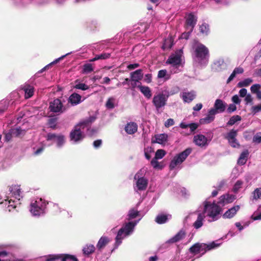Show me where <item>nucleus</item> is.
I'll use <instances>...</instances> for the list:
<instances>
[{
  "instance_id": "nucleus-1",
  "label": "nucleus",
  "mask_w": 261,
  "mask_h": 261,
  "mask_svg": "<svg viewBox=\"0 0 261 261\" xmlns=\"http://www.w3.org/2000/svg\"><path fill=\"white\" fill-rule=\"evenodd\" d=\"M203 207L202 212L200 210L197 212V218L193 223V226L195 229H199L202 227L205 217H207V221L210 222L215 221L220 218V208L214 202L211 203V201L206 200L203 202Z\"/></svg>"
},
{
  "instance_id": "nucleus-2",
  "label": "nucleus",
  "mask_w": 261,
  "mask_h": 261,
  "mask_svg": "<svg viewBox=\"0 0 261 261\" xmlns=\"http://www.w3.org/2000/svg\"><path fill=\"white\" fill-rule=\"evenodd\" d=\"M92 120H86L75 125L69 134L70 141L73 144H78L82 141L85 137V131L89 135H93L96 130L90 127Z\"/></svg>"
},
{
  "instance_id": "nucleus-3",
  "label": "nucleus",
  "mask_w": 261,
  "mask_h": 261,
  "mask_svg": "<svg viewBox=\"0 0 261 261\" xmlns=\"http://www.w3.org/2000/svg\"><path fill=\"white\" fill-rule=\"evenodd\" d=\"M22 197L20 188L18 185L10 187L7 192L2 191L0 193V199L4 200L6 205L8 204L7 208L9 212L16 208Z\"/></svg>"
},
{
  "instance_id": "nucleus-4",
  "label": "nucleus",
  "mask_w": 261,
  "mask_h": 261,
  "mask_svg": "<svg viewBox=\"0 0 261 261\" xmlns=\"http://www.w3.org/2000/svg\"><path fill=\"white\" fill-rule=\"evenodd\" d=\"M140 220V219L134 222L132 221L126 223L124 224L123 226L119 230L115 238V243L114 250L117 249L118 247V246L121 244L122 240L124 239L133 233L135 226L137 224Z\"/></svg>"
},
{
  "instance_id": "nucleus-5",
  "label": "nucleus",
  "mask_w": 261,
  "mask_h": 261,
  "mask_svg": "<svg viewBox=\"0 0 261 261\" xmlns=\"http://www.w3.org/2000/svg\"><path fill=\"white\" fill-rule=\"evenodd\" d=\"M194 60L201 65L207 64L209 58L208 48L203 44L196 42L193 45Z\"/></svg>"
},
{
  "instance_id": "nucleus-6",
  "label": "nucleus",
  "mask_w": 261,
  "mask_h": 261,
  "mask_svg": "<svg viewBox=\"0 0 261 261\" xmlns=\"http://www.w3.org/2000/svg\"><path fill=\"white\" fill-rule=\"evenodd\" d=\"M48 202L42 198H36L32 200L30 205V212L32 216L40 217L44 215L46 211Z\"/></svg>"
},
{
  "instance_id": "nucleus-7",
  "label": "nucleus",
  "mask_w": 261,
  "mask_h": 261,
  "mask_svg": "<svg viewBox=\"0 0 261 261\" xmlns=\"http://www.w3.org/2000/svg\"><path fill=\"white\" fill-rule=\"evenodd\" d=\"M183 58L182 49L177 50L169 57L167 63L171 65L172 72L177 73L181 70L184 64Z\"/></svg>"
},
{
  "instance_id": "nucleus-8",
  "label": "nucleus",
  "mask_w": 261,
  "mask_h": 261,
  "mask_svg": "<svg viewBox=\"0 0 261 261\" xmlns=\"http://www.w3.org/2000/svg\"><path fill=\"white\" fill-rule=\"evenodd\" d=\"M219 241V240L213 241L208 244L199 243H195L190 248L189 251L193 254H197L201 252L203 254L207 251H209L219 247L222 243H218Z\"/></svg>"
},
{
  "instance_id": "nucleus-9",
  "label": "nucleus",
  "mask_w": 261,
  "mask_h": 261,
  "mask_svg": "<svg viewBox=\"0 0 261 261\" xmlns=\"http://www.w3.org/2000/svg\"><path fill=\"white\" fill-rule=\"evenodd\" d=\"M37 75H34L29 81L21 86V89L24 93L25 99L31 98L35 92L34 86L40 82L39 80H36Z\"/></svg>"
},
{
  "instance_id": "nucleus-10",
  "label": "nucleus",
  "mask_w": 261,
  "mask_h": 261,
  "mask_svg": "<svg viewBox=\"0 0 261 261\" xmlns=\"http://www.w3.org/2000/svg\"><path fill=\"white\" fill-rule=\"evenodd\" d=\"M134 179L136 180V186L134 187L135 191L145 190L148 185V180L144 177V171L141 169L135 175Z\"/></svg>"
},
{
  "instance_id": "nucleus-11",
  "label": "nucleus",
  "mask_w": 261,
  "mask_h": 261,
  "mask_svg": "<svg viewBox=\"0 0 261 261\" xmlns=\"http://www.w3.org/2000/svg\"><path fill=\"white\" fill-rule=\"evenodd\" d=\"M20 97V95L18 91H14L11 93L9 98L0 101V115H1L11 105H13L18 101Z\"/></svg>"
},
{
  "instance_id": "nucleus-12",
  "label": "nucleus",
  "mask_w": 261,
  "mask_h": 261,
  "mask_svg": "<svg viewBox=\"0 0 261 261\" xmlns=\"http://www.w3.org/2000/svg\"><path fill=\"white\" fill-rule=\"evenodd\" d=\"M191 151L192 149L188 148L182 152L175 155L170 163V169L173 170L178 166L180 165L190 155Z\"/></svg>"
},
{
  "instance_id": "nucleus-13",
  "label": "nucleus",
  "mask_w": 261,
  "mask_h": 261,
  "mask_svg": "<svg viewBox=\"0 0 261 261\" xmlns=\"http://www.w3.org/2000/svg\"><path fill=\"white\" fill-rule=\"evenodd\" d=\"M50 112L60 115L64 113L67 110V108L64 106L62 100L59 98L55 99L49 103L48 108Z\"/></svg>"
},
{
  "instance_id": "nucleus-14",
  "label": "nucleus",
  "mask_w": 261,
  "mask_h": 261,
  "mask_svg": "<svg viewBox=\"0 0 261 261\" xmlns=\"http://www.w3.org/2000/svg\"><path fill=\"white\" fill-rule=\"evenodd\" d=\"M47 141H54L58 148H62L66 143V137L62 134L48 133L46 136Z\"/></svg>"
},
{
  "instance_id": "nucleus-15",
  "label": "nucleus",
  "mask_w": 261,
  "mask_h": 261,
  "mask_svg": "<svg viewBox=\"0 0 261 261\" xmlns=\"http://www.w3.org/2000/svg\"><path fill=\"white\" fill-rule=\"evenodd\" d=\"M168 95L163 91L155 95L152 99V103L155 109L159 110L160 109L164 107L168 100Z\"/></svg>"
},
{
  "instance_id": "nucleus-16",
  "label": "nucleus",
  "mask_w": 261,
  "mask_h": 261,
  "mask_svg": "<svg viewBox=\"0 0 261 261\" xmlns=\"http://www.w3.org/2000/svg\"><path fill=\"white\" fill-rule=\"evenodd\" d=\"M238 134V130L233 129H231L225 136L230 145L234 148H239L240 144L236 139Z\"/></svg>"
},
{
  "instance_id": "nucleus-17",
  "label": "nucleus",
  "mask_w": 261,
  "mask_h": 261,
  "mask_svg": "<svg viewBox=\"0 0 261 261\" xmlns=\"http://www.w3.org/2000/svg\"><path fill=\"white\" fill-rule=\"evenodd\" d=\"M210 140L202 134L195 135L193 137V142L196 145L201 148H205L207 146Z\"/></svg>"
},
{
  "instance_id": "nucleus-18",
  "label": "nucleus",
  "mask_w": 261,
  "mask_h": 261,
  "mask_svg": "<svg viewBox=\"0 0 261 261\" xmlns=\"http://www.w3.org/2000/svg\"><path fill=\"white\" fill-rule=\"evenodd\" d=\"M236 198V197L234 195L226 194H224L222 196H221L219 199V201L218 202V204L219 205L216 204L214 201V202L220 208L221 206H224L226 204L232 202ZM213 203V202H212ZM221 210V208H220Z\"/></svg>"
},
{
  "instance_id": "nucleus-19",
  "label": "nucleus",
  "mask_w": 261,
  "mask_h": 261,
  "mask_svg": "<svg viewBox=\"0 0 261 261\" xmlns=\"http://www.w3.org/2000/svg\"><path fill=\"white\" fill-rule=\"evenodd\" d=\"M196 92L194 91H183L180 93V97L186 103L191 102L196 97Z\"/></svg>"
},
{
  "instance_id": "nucleus-20",
  "label": "nucleus",
  "mask_w": 261,
  "mask_h": 261,
  "mask_svg": "<svg viewBox=\"0 0 261 261\" xmlns=\"http://www.w3.org/2000/svg\"><path fill=\"white\" fill-rule=\"evenodd\" d=\"M227 104L220 99H217L214 103V108H212L216 114L222 113L226 109Z\"/></svg>"
},
{
  "instance_id": "nucleus-21",
  "label": "nucleus",
  "mask_w": 261,
  "mask_h": 261,
  "mask_svg": "<svg viewBox=\"0 0 261 261\" xmlns=\"http://www.w3.org/2000/svg\"><path fill=\"white\" fill-rule=\"evenodd\" d=\"M216 114H217L216 113L215 111L211 109L208 111L206 116L204 118L200 119V123L205 124L210 123L211 122L214 121L215 118V115Z\"/></svg>"
},
{
  "instance_id": "nucleus-22",
  "label": "nucleus",
  "mask_w": 261,
  "mask_h": 261,
  "mask_svg": "<svg viewBox=\"0 0 261 261\" xmlns=\"http://www.w3.org/2000/svg\"><path fill=\"white\" fill-rule=\"evenodd\" d=\"M239 205H235L226 211L223 215V217L225 219H230L233 217L240 210Z\"/></svg>"
},
{
  "instance_id": "nucleus-23",
  "label": "nucleus",
  "mask_w": 261,
  "mask_h": 261,
  "mask_svg": "<svg viewBox=\"0 0 261 261\" xmlns=\"http://www.w3.org/2000/svg\"><path fill=\"white\" fill-rule=\"evenodd\" d=\"M95 250V247L93 245L90 244H86L82 249L83 255L86 257H90V255L94 253Z\"/></svg>"
},
{
  "instance_id": "nucleus-24",
  "label": "nucleus",
  "mask_w": 261,
  "mask_h": 261,
  "mask_svg": "<svg viewBox=\"0 0 261 261\" xmlns=\"http://www.w3.org/2000/svg\"><path fill=\"white\" fill-rule=\"evenodd\" d=\"M110 242V239L106 236H102L96 244V248L99 251H101Z\"/></svg>"
},
{
  "instance_id": "nucleus-25",
  "label": "nucleus",
  "mask_w": 261,
  "mask_h": 261,
  "mask_svg": "<svg viewBox=\"0 0 261 261\" xmlns=\"http://www.w3.org/2000/svg\"><path fill=\"white\" fill-rule=\"evenodd\" d=\"M126 133L129 135L135 134L138 130V125L134 122L127 123L124 127Z\"/></svg>"
},
{
  "instance_id": "nucleus-26",
  "label": "nucleus",
  "mask_w": 261,
  "mask_h": 261,
  "mask_svg": "<svg viewBox=\"0 0 261 261\" xmlns=\"http://www.w3.org/2000/svg\"><path fill=\"white\" fill-rule=\"evenodd\" d=\"M197 21V17L193 14L190 13L188 15L186 19V23L188 27H190V31H192L195 27Z\"/></svg>"
},
{
  "instance_id": "nucleus-27",
  "label": "nucleus",
  "mask_w": 261,
  "mask_h": 261,
  "mask_svg": "<svg viewBox=\"0 0 261 261\" xmlns=\"http://www.w3.org/2000/svg\"><path fill=\"white\" fill-rule=\"evenodd\" d=\"M81 98L82 96L80 94L76 93H73L69 96L68 102L70 103L72 106H76L82 101Z\"/></svg>"
},
{
  "instance_id": "nucleus-28",
  "label": "nucleus",
  "mask_w": 261,
  "mask_h": 261,
  "mask_svg": "<svg viewBox=\"0 0 261 261\" xmlns=\"http://www.w3.org/2000/svg\"><path fill=\"white\" fill-rule=\"evenodd\" d=\"M185 236V232L183 230H180L174 236L167 241L166 243L171 244L174 243L181 240Z\"/></svg>"
},
{
  "instance_id": "nucleus-29",
  "label": "nucleus",
  "mask_w": 261,
  "mask_h": 261,
  "mask_svg": "<svg viewBox=\"0 0 261 261\" xmlns=\"http://www.w3.org/2000/svg\"><path fill=\"white\" fill-rule=\"evenodd\" d=\"M143 74L142 69H138L130 73V77L132 81L140 82L143 78Z\"/></svg>"
},
{
  "instance_id": "nucleus-30",
  "label": "nucleus",
  "mask_w": 261,
  "mask_h": 261,
  "mask_svg": "<svg viewBox=\"0 0 261 261\" xmlns=\"http://www.w3.org/2000/svg\"><path fill=\"white\" fill-rule=\"evenodd\" d=\"M138 88L146 98L149 99L151 97L152 93L151 89L149 87L139 85H138Z\"/></svg>"
},
{
  "instance_id": "nucleus-31",
  "label": "nucleus",
  "mask_w": 261,
  "mask_h": 261,
  "mask_svg": "<svg viewBox=\"0 0 261 261\" xmlns=\"http://www.w3.org/2000/svg\"><path fill=\"white\" fill-rule=\"evenodd\" d=\"M225 68V64L223 59H218L214 63L213 69L217 71H220Z\"/></svg>"
},
{
  "instance_id": "nucleus-32",
  "label": "nucleus",
  "mask_w": 261,
  "mask_h": 261,
  "mask_svg": "<svg viewBox=\"0 0 261 261\" xmlns=\"http://www.w3.org/2000/svg\"><path fill=\"white\" fill-rule=\"evenodd\" d=\"M70 53H67L66 54V55H63V56H62L61 57H60V58H58V59H56L55 60H54L53 62H52L51 63H50V64L47 65L46 66H45L44 67H43L42 69H41L40 70H39L38 73H37L35 75H37V77H36V79L39 77V76L38 75V74L39 73H42L43 71H44L50 65H53V64H56V63H57L58 62H59L61 60L63 59V58H64L66 56L69 55Z\"/></svg>"
},
{
  "instance_id": "nucleus-33",
  "label": "nucleus",
  "mask_w": 261,
  "mask_h": 261,
  "mask_svg": "<svg viewBox=\"0 0 261 261\" xmlns=\"http://www.w3.org/2000/svg\"><path fill=\"white\" fill-rule=\"evenodd\" d=\"M155 138L156 143L161 144H163L167 142L168 136L167 134H161L156 135L155 136Z\"/></svg>"
},
{
  "instance_id": "nucleus-34",
  "label": "nucleus",
  "mask_w": 261,
  "mask_h": 261,
  "mask_svg": "<svg viewBox=\"0 0 261 261\" xmlns=\"http://www.w3.org/2000/svg\"><path fill=\"white\" fill-rule=\"evenodd\" d=\"M170 217L171 216L169 215L164 214L159 215L155 218V222L158 224H163L166 223Z\"/></svg>"
},
{
  "instance_id": "nucleus-35",
  "label": "nucleus",
  "mask_w": 261,
  "mask_h": 261,
  "mask_svg": "<svg viewBox=\"0 0 261 261\" xmlns=\"http://www.w3.org/2000/svg\"><path fill=\"white\" fill-rule=\"evenodd\" d=\"M12 133L13 134V136L19 137L24 135L25 133V130L20 127H16L12 129Z\"/></svg>"
},
{
  "instance_id": "nucleus-36",
  "label": "nucleus",
  "mask_w": 261,
  "mask_h": 261,
  "mask_svg": "<svg viewBox=\"0 0 261 261\" xmlns=\"http://www.w3.org/2000/svg\"><path fill=\"white\" fill-rule=\"evenodd\" d=\"M252 82L253 80L252 79L247 78L243 81L239 82L237 84V86L240 88L247 87Z\"/></svg>"
},
{
  "instance_id": "nucleus-37",
  "label": "nucleus",
  "mask_w": 261,
  "mask_h": 261,
  "mask_svg": "<svg viewBox=\"0 0 261 261\" xmlns=\"http://www.w3.org/2000/svg\"><path fill=\"white\" fill-rule=\"evenodd\" d=\"M116 99L111 97L106 102V107L108 109H113L115 107Z\"/></svg>"
},
{
  "instance_id": "nucleus-38",
  "label": "nucleus",
  "mask_w": 261,
  "mask_h": 261,
  "mask_svg": "<svg viewBox=\"0 0 261 261\" xmlns=\"http://www.w3.org/2000/svg\"><path fill=\"white\" fill-rule=\"evenodd\" d=\"M242 118L239 115H234L232 116L227 122V124L228 125H233L235 123L240 121Z\"/></svg>"
},
{
  "instance_id": "nucleus-39",
  "label": "nucleus",
  "mask_w": 261,
  "mask_h": 261,
  "mask_svg": "<svg viewBox=\"0 0 261 261\" xmlns=\"http://www.w3.org/2000/svg\"><path fill=\"white\" fill-rule=\"evenodd\" d=\"M139 213V212L135 209V208H132L130 209L128 214V220H130L131 219H134L137 217V216H138Z\"/></svg>"
},
{
  "instance_id": "nucleus-40",
  "label": "nucleus",
  "mask_w": 261,
  "mask_h": 261,
  "mask_svg": "<svg viewBox=\"0 0 261 261\" xmlns=\"http://www.w3.org/2000/svg\"><path fill=\"white\" fill-rule=\"evenodd\" d=\"M164 91L169 97L170 95L177 93L179 91V88L178 86H174L170 90H164Z\"/></svg>"
},
{
  "instance_id": "nucleus-41",
  "label": "nucleus",
  "mask_w": 261,
  "mask_h": 261,
  "mask_svg": "<svg viewBox=\"0 0 261 261\" xmlns=\"http://www.w3.org/2000/svg\"><path fill=\"white\" fill-rule=\"evenodd\" d=\"M157 160H158L157 159H156L155 158H154L151 161V162H150L151 165L153 167V168L155 169H158V170L162 169L163 167V166L160 163H159Z\"/></svg>"
},
{
  "instance_id": "nucleus-42",
  "label": "nucleus",
  "mask_w": 261,
  "mask_h": 261,
  "mask_svg": "<svg viewBox=\"0 0 261 261\" xmlns=\"http://www.w3.org/2000/svg\"><path fill=\"white\" fill-rule=\"evenodd\" d=\"M110 56V54L109 53H102L100 55H97L95 56L94 58H93L91 61H95L96 60L99 59H106L109 58Z\"/></svg>"
},
{
  "instance_id": "nucleus-43",
  "label": "nucleus",
  "mask_w": 261,
  "mask_h": 261,
  "mask_svg": "<svg viewBox=\"0 0 261 261\" xmlns=\"http://www.w3.org/2000/svg\"><path fill=\"white\" fill-rule=\"evenodd\" d=\"M200 32L204 35H207L209 33V26L205 23H202L199 27Z\"/></svg>"
},
{
  "instance_id": "nucleus-44",
  "label": "nucleus",
  "mask_w": 261,
  "mask_h": 261,
  "mask_svg": "<svg viewBox=\"0 0 261 261\" xmlns=\"http://www.w3.org/2000/svg\"><path fill=\"white\" fill-rule=\"evenodd\" d=\"M93 70V68L91 64L87 63L84 65L83 67V72L84 73L88 74Z\"/></svg>"
},
{
  "instance_id": "nucleus-45",
  "label": "nucleus",
  "mask_w": 261,
  "mask_h": 261,
  "mask_svg": "<svg viewBox=\"0 0 261 261\" xmlns=\"http://www.w3.org/2000/svg\"><path fill=\"white\" fill-rule=\"evenodd\" d=\"M243 184V181L241 180H237L233 186L232 191L235 193H237L242 188Z\"/></svg>"
},
{
  "instance_id": "nucleus-46",
  "label": "nucleus",
  "mask_w": 261,
  "mask_h": 261,
  "mask_svg": "<svg viewBox=\"0 0 261 261\" xmlns=\"http://www.w3.org/2000/svg\"><path fill=\"white\" fill-rule=\"evenodd\" d=\"M62 255L60 254H50L45 256L46 261H55L61 258Z\"/></svg>"
},
{
  "instance_id": "nucleus-47",
  "label": "nucleus",
  "mask_w": 261,
  "mask_h": 261,
  "mask_svg": "<svg viewBox=\"0 0 261 261\" xmlns=\"http://www.w3.org/2000/svg\"><path fill=\"white\" fill-rule=\"evenodd\" d=\"M144 151L145 158L147 160H150L151 157V153L153 152V148L150 147H147L144 148Z\"/></svg>"
},
{
  "instance_id": "nucleus-48",
  "label": "nucleus",
  "mask_w": 261,
  "mask_h": 261,
  "mask_svg": "<svg viewBox=\"0 0 261 261\" xmlns=\"http://www.w3.org/2000/svg\"><path fill=\"white\" fill-rule=\"evenodd\" d=\"M166 154V151L163 149H158L155 153L154 158L157 160L162 159Z\"/></svg>"
},
{
  "instance_id": "nucleus-49",
  "label": "nucleus",
  "mask_w": 261,
  "mask_h": 261,
  "mask_svg": "<svg viewBox=\"0 0 261 261\" xmlns=\"http://www.w3.org/2000/svg\"><path fill=\"white\" fill-rule=\"evenodd\" d=\"M73 88L85 91L89 89V86L85 84L78 83L73 86Z\"/></svg>"
},
{
  "instance_id": "nucleus-50",
  "label": "nucleus",
  "mask_w": 261,
  "mask_h": 261,
  "mask_svg": "<svg viewBox=\"0 0 261 261\" xmlns=\"http://www.w3.org/2000/svg\"><path fill=\"white\" fill-rule=\"evenodd\" d=\"M172 45L173 44L171 38L167 39L165 40V42L162 46V48L163 49H166L167 48H171Z\"/></svg>"
},
{
  "instance_id": "nucleus-51",
  "label": "nucleus",
  "mask_w": 261,
  "mask_h": 261,
  "mask_svg": "<svg viewBox=\"0 0 261 261\" xmlns=\"http://www.w3.org/2000/svg\"><path fill=\"white\" fill-rule=\"evenodd\" d=\"M261 86L258 84H254L250 87V90L252 93L256 94L260 89Z\"/></svg>"
},
{
  "instance_id": "nucleus-52",
  "label": "nucleus",
  "mask_w": 261,
  "mask_h": 261,
  "mask_svg": "<svg viewBox=\"0 0 261 261\" xmlns=\"http://www.w3.org/2000/svg\"><path fill=\"white\" fill-rule=\"evenodd\" d=\"M253 198L254 199H259L261 196V188H256L255 189V190L253 191Z\"/></svg>"
},
{
  "instance_id": "nucleus-53",
  "label": "nucleus",
  "mask_w": 261,
  "mask_h": 261,
  "mask_svg": "<svg viewBox=\"0 0 261 261\" xmlns=\"http://www.w3.org/2000/svg\"><path fill=\"white\" fill-rule=\"evenodd\" d=\"M63 259H65V261H79L78 259L74 255L66 254L63 257Z\"/></svg>"
},
{
  "instance_id": "nucleus-54",
  "label": "nucleus",
  "mask_w": 261,
  "mask_h": 261,
  "mask_svg": "<svg viewBox=\"0 0 261 261\" xmlns=\"http://www.w3.org/2000/svg\"><path fill=\"white\" fill-rule=\"evenodd\" d=\"M56 121H57L56 118H51L48 120V123L50 128H53V129L56 128Z\"/></svg>"
},
{
  "instance_id": "nucleus-55",
  "label": "nucleus",
  "mask_w": 261,
  "mask_h": 261,
  "mask_svg": "<svg viewBox=\"0 0 261 261\" xmlns=\"http://www.w3.org/2000/svg\"><path fill=\"white\" fill-rule=\"evenodd\" d=\"M231 101L234 105H240L241 102V100L238 95H233L231 98Z\"/></svg>"
},
{
  "instance_id": "nucleus-56",
  "label": "nucleus",
  "mask_w": 261,
  "mask_h": 261,
  "mask_svg": "<svg viewBox=\"0 0 261 261\" xmlns=\"http://www.w3.org/2000/svg\"><path fill=\"white\" fill-rule=\"evenodd\" d=\"M253 141L257 143H259L261 142V133H257L254 136Z\"/></svg>"
},
{
  "instance_id": "nucleus-57",
  "label": "nucleus",
  "mask_w": 261,
  "mask_h": 261,
  "mask_svg": "<svg viewBox=\"0 0 261 261\" xmlns=\"http://www.w3.org/2000/svg\"><path fill=\"white\" fill-rule=\"evenodd\" d=\"M236 110L237 107L236 105H234V103H231L229 105L227 109V111L228 113H231L232 112L236 111Z\"/></svg>"
},
{
  "instance_id": "nucleus-58",
  "label": "nucleus",
  "mask_w": 261,
  "mask_h": 261,
  "mask_svg": "<svg viewBox=\"0 0 261 261\" xmlns=\"http://www.w3.org/2000/svg\"><path fill=\"white\" fill-rule=\"evenodd\" d=\"M174 124V121L172 118L168 119L165 122V126L166 127H169L173 125Z\"/></svg>"
},
{
  "instance_id": "nucleus-59",
  "label": "nucleus",
  "mask_w": 261,
  "mask_h": 261,
  "mask_svg": "<svg viewBox=\"0 0 261 261\" xmlns=\"http://www.w3.org/2000/svg\"><path fill=\"white\" fill-rule=\"evenodd\" d=\"M246 105L252 103L253 98L250 94H248L245 97L244 99Z\"/></svg>"
},
{
  "instance_id": "nucleus-60",
  "label": "nucleus",
  "mask_w": 261,
  "mask_h": 261,
  "mask_svg": "<svg viewBox=\"0 0 261 261\" xmlns=\"http://www.w3.org/2000/svg\"><path fill=\"white\" fill-rule=\"evenodd\" d=\"M13 136V134L12 133V129H11L9 131V132L6 133L5 136V140L6 141H9L11 138Z\"/></svg>"
},
{
  "instance_id": "nucleus-61",
  "label": "nucleus",
  "mask_w": 261,
  "mask_h": 261,
  "mask_svg": "<svg viewBox=\"0 0 261 261\" xmlns=\"http://www.w3.org/2000/svg\"><path fill=\"white\" fill-rule=\"evenodd\" d=\"M144 82H145L146 83H150L152 81V75L151 74L148 73L145 75L144 79Z\"/></svg>"
},
{
  "instance_id": "nucleus-62",
  "label": "nucleus",
  "mask_w": 261,
  "mask_h": 261,
  "mask_svg": "<svg viewBox=\"0 0 261 261\" xmlns=\"http://www.w3.org/2000/svg\"><path fill=\"white\" fill-rule=\"evenodd\" d=\"M167 75L166 70H160L158 72V77L159 78L165 77Z\"/></svg>"
},
{
  "instance_id": "nucleus-63",
  "label": "nucleus",
  "mask_w": 261,
  "mask_h": 261,
  "mask_svg": "<svg viewBox=\"0 0 261 261\" xmlns=\"http://www.w3.org/2000/svg\"><path fill=\"white\" fill-rule=\"evenodd\" d=\"M53 209L56 213H61L62 212L61 208L57 203H53Z\"/></svg>"
},
{
  "instance_id": "nucleus-64",
  "label": "nucleus",
  "mask_w": 261,
  "mask_h": 261,
  "mask_svg": "<svg viewBox=\"0 0 261 261\" xmlns=\"http://www.w3.org/2000/svg\"><path fill=\"white\" fill-rule=\"evenodd\" d=\"M252 112L254 113H256L261 111V104L257 106H253L252 107Z\"/></svg>"
}]
</instances>
